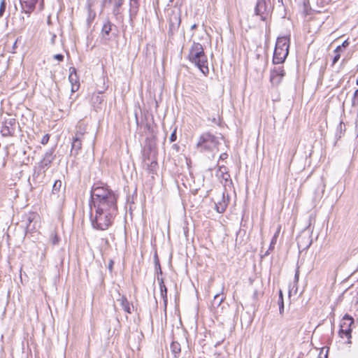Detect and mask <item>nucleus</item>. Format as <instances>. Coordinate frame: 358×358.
Instances as JSON below:
<instances>
[{
	"mask_svg": "<svg viewBox=\"0 0 358 358\" xmlns=\"http://www.w3.org/2000/svg\"><path fill=\"white\" fill-rule=\"evenodd\" d=\"M90 220L94 229L106 230L117 212V197L107 186L94 184L90 201Z\"/></svg>",
	"mask_w": 358,
	"mask_h": 358,
	"instance_id": "1",
	"label": "nucleus"
},
{
	"mask_svg": "<svg viewBox=\"0 0 358 358\" xmlns=\"http://www.w3.org/2000/svg\"><path fill=\"white\" fill-rule=\"evenodd\" d=\"M188 59L196 65L204 75L208 73V59L201 44L196 42L192 43L188 54Z\"/></svg>",
	"mask_w": 358,
	"mask_h": 358,
	"instance_id": "2",
	"label": "nucleus"
},
{
	"mask_svg": "<svg viewBox=\"0 0 358 358\" xmlns=\"http://www.w3.org/2000/svg\"><path fill=\"white\" fill-rule=\"evenodd\" d=\"M289 37L281 36L277 38L273 53V62L276 64L285 62L289 53Z\"/></svg>",
	"mask_w": 358,
	"mask_h": 358,
	"instance_id": "3",
	"label": "nucleus"
},
{
	"mask_svg": "<svg viewBox=\"0 0 358 358\" xmlns=\"http://www.w3.org/2000/svg\"><path fill=\"white\" fill-rule=\"evenodd\" d=\"M218 143L216 136L209 132H204L199 136L196 148L201 152H210L217 148Z\"/></svg>",
	"mask_w": 358,
	"mask_h": 358,
	"instance_id": "4",
	"label": "nucleus"
},
{
	"mask_svg": "<svg viewBox=\"0 0 358 358\" xmlns=\"http://www.w3.org/2000/svg\"><path fill=\"white\" fill-rule=\"evenodd\" d=\"M272 12L269 2L266 0H258L255 7V14L259 16L260 20L266 22Z\"/></svg>",
	"mask_w": 358,
	"mask_h": 358,
	"instance_id": "5",
	"label": "nucleus"
},
{
	"mask_svg": "<svg viewBox=\"0 0 358 358\" xmlns=\"http://www.w3.org/2000/svg\"><path fill=\"white\" fill-rule=\"evenodd\" d=\"M17 127L18 122L15 118L10 117L5 118L2 122L1 134L4 137L13 136Z\"/></svg>",
	"mask_w": 358,
	"mask_h": 358,
	"instance_id": "6",
	"label": "nucleus"
},
{
	"mask_svg": "<svg viewBox=\"0 0 358 358\" xmlns=\"http://www.w3.org/2000/svg\"><path fill=\"white\" fill-rule=\"evenodd\" d=\"M354 319L348 315H345L342 320V324H341V329L339 331V336L341 338H347L348 339V343H350V338H351V329L350 326L353 324Z\"/></svg>",
	"mask_w": 358,
	"mask_h": 358,
	"instance_id": "7",
	"label": "nucleus"
},
{
	"mask_svg": "<svg viewBox=\"0 0 358 358\" xmlns=\"http://www.w3.org/2000/svg\"><path fill=\"white\" fill-rule=\"evenodd\" d=\"M169 34L173 35L178 31L181 23L180 11L171 10L169 13Z\"/></svg>",
	"mask_w": 358,
	"mask_h": 358,
	"instance_id": "8",
	"label": "nucleus"
},
{
	"mask_svg": "<svg viewBox=\"0 0 358 358\" xmlns=\"http://www.w3.org/2000/svg\"><path fill=\"white\" fill-rule=\"evenodd\" d=\"M124 3V0H103V6L105 8H110L114 15L120 13V8Z\"/></svg>",
	"mask_w": 358,
	"mask_h": 358,
	"instance_id": "9",
	"label": "nucleus"
},
{
	"mask_svg": "<svg viewBox=\"0 0 358 358\" xmlns=\"http://www.w3.org/2000/svg\"><path fill=\"white\" fill-rule=\"evenodd\" d=\"M38 0H25L20 1L22 12L26 15L27 18L29 17V15L34 11Z\"/></svg>",
	"mask_w": 358,
	"mask_h": 358,
	"instance_id": "10",
	"label": "nucleus"
},
{
	"mask_svg": "<svg viewBox=\"0 0 358 358\" xmlns=\"http://www.w3.org/2000/svg\"><path fill=\"white\" fill-rule=\"evenodd\" d=\"M285 76V71L282 67L278 66L273 69L271 74V82L275 85L280 84L282 78Z\"/></svg>",
	"mask_w": 358,
	"mask_h": 358,
	"instance_id": "11",
	"label": "nucleus"
},
{
	"mask_svg": "<svg viewBox=\"0 0 358 358\" xmlns=\"http://www.w3.org/2000/svg\"><path fill=\"white\" fill-rule=\"evenodd\" d=\"M69 71L70 74L69 80L71 84V92H75L78 91L80 87L79 78L76 73V69L74 67H71Z\"/></svg>",
	"mask_w": 358,
	"mask_h": 358,
	"instance_id": "12",
	"label": "nucleus"
},
{
	"mask_svg": "<svg viewBox=\"0 0 358 358\" xmlns=\"http://www.w3.org/2000/svg\"><path fill=\"white\" fill-rule=\"evenodd\" d=\"M112 26L113 24L109 21H107L102 27L101 34L105 43L110 40V33L112 30Z\"/></svg>",
	"mask_w": 358,
	"mask_h": 358,
	"instance_id": "13",
	"label": "nucleus"
},
{
	"mask_svg": "<svg viewBox=\"0 0 358 358\" xmlns=\"http://www.w3.org/2000/svg\"><path fill=\"white\" fill-rule=\"evenodd\" d=\"M82 139L78 137H73L71 143V153L74 155H78L82 148Z\"/></svg>",
	"mask_w": 358,
	"mask_h": 358,
	"instance_id": "14",
	"label": "nucleus"
},
{
	"mask_svg": "<svg viewBox=\"0 0 358 358\" xmlns=\"http://www.w3.org/2000/svg\"><path fill=\"white\" fill-rule=\"evenodd\" d=\"M54 159L53 156V150H50L49 151L46 152L42 161V166L43 167H48L50 164L52 163V160Z\"/></svg>",
	"mask_w": 358,
	"mask_h": 358,
	"instance_id": "15",
	"label": "nucleus"
},
{
	"mask_svg": "<svg viewBox=\"0 0 358 358\" xmlns=\"http://www.w3.org/2000/svg\"><path fill=\"white\" fill-rule=\"evenodd\" d=\"M228 205V200L225 199L224 193L222 195V200L215 203L216 210L222 213L226 210Z\"/></svg>",
	"mask_w": 358,
	"mask_h": 358,
	"instance_id": "16",
	"label": "nucleus"
},
{
	"mask_svg": "<svg viewBox=\"0 0 358 358\" xmlns=\"http://www.w3.org/2000/svg\"><path fill=\"white\" fill-rule=\"evenodd\" d=\"M217 176L219 178L224 180L225 182H228L230 180V175L227 171V169L225 166H220L219 170L217 172Z\"/></svg>",
	"mask_w": 358,
	"mask_h": 358,
	"instance_id": "17",
	"label": "nucleus"
},
{
	"mask_svg": "<svg viewBox=\"0 0 358 358\" xmlns=\"http://www.w3.org/2000/svg\"><path fill=\"white\" fill-rule=\"evenodd\" d=\"M85 131H86V125L82 122H79L76 126L74 137H78L79 138H83V136L85 134Z\"/></svg>",
	"mask_w": 358,
	"mask_h": 358,
	"instance_id": "18",
	"label": "nucleus"
},
{
	"mask_svg": "<svg viewBox=\"0 0 358 358\" xmlns=\"http://www.w3.org/2000/svg\"><path fill=\"white\" fill-rule=\"evenodd\" d=\"M120 302V304L124 309V311H126L128 313H131V309L130 308V303L128 301L127 299L124 296H122L120 299L117 300Z\"/></svg>",
	"mask_w": 358,
	"mask_h": 358,
	"instance_id": "19",
	"label": "nucleus"
},
{
	"mask_svg": "<svg viewBox=\"0 0 358 358\" xmlns=\"http://www.w3.org/2000/svg\"><path fill=\"white\" fill-rule=\"evenodd\" d=\"M157 280L159 281V288H160V292L162 297L164 299V303H166V294H167V289L164 285V280L162 278H157Z\"/></svg>",
	"mask_w": 358,
	"mask_h": 358,
	"instance_id": "20",
	"label": "nucleus"
},
{
	"mask_svg": "<svg viewBox=\"0 0 358 358\" xmlns=\"http://www.w3.org/2000/svg\"><path fill=\"white\" fill-rule=\"evenodd\" d=\"M224 297H220V294H217L214 296L213 306L218 307L224 301Z\"/></svg>",
	"mask_w": 358,
	"mask_h": 358,
	"instance_id": "21",
	"label": "nucleus"
},
{
	"mask_svg": "<svg viewBox=\"0 0 358 358\" xmlns=\"http://www.w3.org/2000/svg\"><path fill=\"white\" fill-rule=\"evenodd\" d=\"M341 46H338L335 50H334V57L333 58V64H335L340 59L341 57Z\"/></svg>",
	"mask_w": 358,
	"mask_h": 358,
	"instance_id": "22",
	"label": "nucleus"
},
{
	"mask_svg": "<svg viewBox=\"0 0 358 358\" xmlns=\"http://www.w3.org/2000/svg\"><path fill=\"white\" fill-rule=\"evenodd\" d=\"M171 350L174 354H178L180 352V345L178 342H172L171 344Z\"/></svg>",
	"mask_w": 358,
	"mask_h": 358,
	"instance_id": "23",
	"label": "nucleus"
},
{
	"mask_svg": "<svg viewBox=\"0 0 358 358\" xmlns=\"http://www.w3.org/2000/svg\"><path fill=\"white\" fill-rule=\"evenodd\" d=\"M62 186V181L59 180H56L52 187V192L55 193V192H59Z\"/></svg>",
	"mask_w": 358,
	"mask_h": 358,
	"instance_id": "24",
	"label": "nucleus"
},
{
	"mask_svg": "<svg viewBox=\"0 0 358 358\" xmlns=\"http://www.w3.org/2000/svg\"><path fill=\"white\" fill-rule=\"evenodd\" d=\"M280 226H278L277 229H276V231L275 233L274 234L273 238H272V240H271V245H275L276 242H277V239L279 236V234H280Z\"/></svg>",
	"mask_w": 358,
	"mask_h": 358,
	"instance_id": "25",
	"label": "nucleus"
},
{
	"mask_svg": "<svg viewBox=\"0 0 358 358\" xmlns=\"http://www.w3.org/2000/svg\"><path fill=\"white\" fill-rule=\"evenodd\" d=\"M50 241L52 245H57L59 242V238L57 234L53 233L51 234Z\"/></svg>",
	"mask_w": 358,
	"mask_h": 358,
	"instance_id": "26",
	"label": "nucleus"
},
{
	"mask_svg": "<svg viewBox=\"0 0 358 358\" xmlns=\"http://www.w3.org/2000/svg\"><path fill=\"white\" fill-rule=\"evenodd\" d=\"M6 3L5 0H1L0 3V17H2L6 10Z\"/></svg>",
	"mask_w": 358,
	"mask_h": 358,
	"instance_id": "27",
	"label": "nucleus"
},
{
	"mask_svg": "<svg viewBox=\"0 0 358 358\" xmlns=\"http://www.w3.org/2000/svg\"><path fill=\"white\" fill-rule=\"evenodd\" d=\"M50 139V136L49 134H45L43 136L41 141V143L43 144V145H45L48 143V141Z\"/></svg>",
	"mask_w": 358,
	"mask_h": 358,
	"instance_id": "28",
	"label": "nucleus"
},
{
	"mask_svg": "<svg viewBox=\"0 0 358 358\" xmlns=\"http://www.w3.org/2000/svg\"><path fill=\"white\" fill-rule=\"evenodd\" d=\"M176 129H175L173 130V131L172 132V134H171V136H170V141L171 142H173L176 140Z\"/></svg>",
	"mask_w": 358,
	"mask_h": 358,
	"instance_id": "29",
	"label": "nucleus"
},
{
	"mask_svg": "<svg viewBox=\"0 0 358 358\" xmlns=\"http://www.w3.org/2000/svg\"><path fill=\"white\" fill-rule=\"evenodd\" d=\"M54 59L58 60V61H63L64 59V56L62 55V54H57V55H54Z\"/></svg>",
	"mask_w": 358,
	"mask_h": 358,
	"instance_id": "30",
	"label": "nucleus"
},
{
	"mask_svg": "<svg viewBox=\"0 0 358 358\" xmlns=\"http://www.w3.org/2000/svg\"><path fill=\"white\" fill-rule=\"evenodd\" d=\"M138 4V0H130V5L132 7H137Z\"/></svg>",
	"mask_w": 358,
	"mask_h": 358,
	"instance_id": "31",
	"label": "nucleus"
},
{
	"mask_svg": "<svg viewBox=\"0 0 358 358\" xmlns=\"http://www.w3.org/2000/svg\"><path fill=\"white\" fill-rule=\"evenodd\" d=\"M278 303H279V310H280V313H282L283 310H284V303H283V301H279Z\"/></svg>",
	"mask_w": 358,
	"mask_h": 358,
	"instance_id": "32",
	"label": "nucleus"
},
{
	"mask_svg": "<svg viewBox=\"0 0 358 358\" xmlns=\"http://www.w3.org/2000/svg\"><path fill=\"white\" fill-rule=\"evenodd\" d=\"M299 268H297L296 271V273H295V275H294L295 281L297 282L299 280Z\"/></svg>",
	"mask_w": 358,
	"mask_h": 358,
	"instance_id": "33",
	"label": "nucleus"
},
{
	"mask_svg": "<svg viewBox=\"0 0 358 358\" xmlns=\"http://www.w3.org/2000/svg\"><path fill=\"white\" fill-rule=\"evenodd\" d=\"M113 264H114L113 261L110 259L109 262L108 266V268L110 271H112V270H113Z\"/></svg>",
	"mask_w": 358,
	"mask_h": 358,
	"instance_id": "34",
	"label": "nucleus"
},
{
	"mask_svg": "<svg viewBox=\"0 0 358 358\" xmlns=\"http://www.w3.org/2000/svg\"><path fill=\"white\" fill-rule=\"evenodd\" d=\"M32 220H33V217L31 215L28 217V218H27L28 224H27V228L29 227V224L32 222Z\"/></svg>",
	"mask_w": 358,
	"mask_h": 358,
	"instance_id": "35",
	"label": "nucleus"
},
{
	"mask_svg": "<svg viewBox=\"0 0 358 358\" xmlns=\"http://www.w3.org/2000/svg\"><path fill=\"white\" fill-rule=\"evenodd\" d=\"M348 45H349V42H348V40H345V41H344L343 42V43H342V45H341V48H342V47L345 48V47H347Z\"/></svg>",
	"mask_w": 358,
	"mask_h": 358,
	"instance_id": "36",
	"label": "nucleus"
},
{
	"mask_svg": "<svg viewBox=\"0 0 358 358\" xmlns=\"http://www.w3.org/2000/svg\"><path fill=\"white\" fill-rule=\"evenodd\" d=\"M320 1L323 5H326V4H328L329 2H331V0H320Z\"/></svg>",
	"mask_w": 358,
	"mask_h": 358,
	"instance_id": "37",
	"label": "nucleus"
},
{
	"mask_svg": "<svg viewBox=\"0 0 358 358\" xmlns=\"http://www.w3.org/2000/svg\"><path fill=\"white\" fill-rule=\"evenodd\" d=\"M283 301V296H282V292L281 290H280L279 292V301Z\"/></svg>",
	"mask_w": 358,
	"mask_h": 358,
	"instance_id": "38",
	"label": "nucleus"
},
{
	"mask_svg": "<svg viewBox=\"0 0 358 358\" xmlns=\"http://www.w3.org/2000/svg\"><path fill=\"white\" fill-rule=\"evenodd\" d=\"M207 89V85H204V84H202V87H201V90L203 92H205Z\"/></svg>",
	"mask_w": 358,
	"mask_h": 358,
	"instance_id": "39",
	"label": "nucleus"
},
{
	"mask_svg": "<svg viewBox=\"0 0 358 358\" xmlns=\"http://www.w3.org/2000/svg\"><path fill=\"white\" fill-rule=\"evenodd\" d=\"M227 155L226 153H223V154H222V155H220V158H221L222 159H224L227 158Z\"/></svg>",
	"mask_w": 358,
	"mask_h": 358,
	"instance_id": "40",
	"label": "nucleus"
},
{
	"mask_svg": "<svg viewBox=\"0 0 358 358\" xmlns=\"http://www.w3.org/2000/svg\"><path fill=\"white\" fill-rule=\"evenodd\" d=\"M96 100L99 102H101L102 101V99L101 97H100L99 95H96Z\"/></svg>",
	"mask_w": 358,
	"mask_h": 358,
	"instance_id": "41",
	"label": "nucleus"
},
{
	"mask_svg": "<svg viewBox=\"0 0 358 358\" xmlns=\"http://www.w3.org/2000/svg\"><path fill=\"white\" fill-rule=\"evenodd\" d=\"M274 246H275V245H271V244H270V246H269V249H268V250H273V248H274Z\"/></svg>",
	"mask_w": 358,
	"mask_h": 358,
	"instance_id": "42",
	"label": "nucleus"
},
{
	"mask_svg": "<svg viewBox=\"0 0 358 358\" xmlns=\"http://www.w3.org/2000/svg\"><path fill=\"white\" fill-rule=\"evenodd\" d=\"M197 25L196 24H194L193 25H192L191 27V29H195L196 28Z\"/></svg>",
	"mask_w": 358,
	"mask_h": 358,
	"instance_id": "43",
	"label": "nucleus"
},
{
	"mask_svg": "<svg viewBox=\"0 0 358 358\" xmlns=\"http://www.w3.org/2000/svg\"><path fill=\"white\" fill-rule=\"evenodd\" d=\"M22 19L23 20H24V19H25V16H24V15H22Z\"/></svg>",
	"mask_w": 358,
	"mask_h": 358,
	"instance_id": "44",
	"label": "nucleus"
},
{
	"mask_svg": "<svg viewBox=\"0 0 358 358\" xmlns=\"http://www.w3.org/2000/svg\"><path fill=\"white\" fill-rule=\"evenodd\" d=\"M319 358H327V355H324V357H320Z\"/></svg>",
	"mask_w": 358,
	"mask_h": 358,
	"instance_id": "45",
	"label": "nucleus"
},
{
	"mask_svg": "<svg viewBox=\"0 0 358 358\" xmlns=\"http://www.w3.org/2000/svg\"><path fill=\"white\" fill-rule=\"evenodd\" d=\"M173 0H169V2H173Z\"/></svg>",
	"mask_w": 358,
	"mask_h": 358,
	"instance_id": "46",
	"label": "nucleus"
},
{
	"mask_svg": "<svg viewBox=\"0 0 358 358\" xmlns=\"http://www.w3.org/2000/svg\"><path fill=\"white\" fill-rule=\"evenodd\" d=\"M219 358H225V357H219Z\"/></svg>",
	"mask_w": 358,
	"mask_h": 358,
	"instance_id": "47",
	"label": "nucleus"
},
{
	"mask_svg": "<svg viewBox=\"0 0 358 358\" xmlns=\"http://www.w3.org/2000/svg\"><path fill=\"white\" fill-rule=\"evenodd\" d=\"M278 1H282V0H278Z\"/></svg>",
	"mask_w": 358,
	"mask_h": 358,
	"instance_id": "48",
	"label": "nucleus"
},
{
	"mask_svg": "<svg viewBox=\"0 0 358 358\" xmlns=\"http://www.w3.org/2000/svg\"><path fill=\"white\" fill-rule=\"evenodd\" d=\"M298 358H300V357H298Z\"/></svg>",
	"mask_w": 358,
	"mask_h": 358,
	"instance_id": "49",
	"label": "nucleus"
}]
</instances>
